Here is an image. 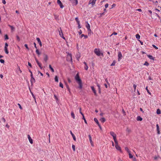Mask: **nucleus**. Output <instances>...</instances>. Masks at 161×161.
I'll list each match as a JSON object with an SVG mask.
<instances>
[{
  "label": "nucleus",
  "instance_id": "nucleus-52",
  "mask_svg": "<svg viewBox=\"0 0 161 161\" xmlns=\"http://www.w3.org/2000/svg\"><path fill=\"white\" fill-rule=\"evenodd\" d=\"M24 46L28 50L29 49V48L28 47V45L27 44H25Z\"/></svg>",
  "mask_w": 161,
  "mask_h": 161
},
{
  "label": "nucleus",
  "instance_id": "nucleus-56",
  "mask_svg": "<svg viewBox=\"0 0 161 161\" xmlns=\"http://www.w3.org/2000/svg\"><path fill=\"white\" fill-rule=\"evenodd\" d=\"M158 157H159V156H155L154 158V159L155 160H156V159H157L158 158Z\"/></svg>",
  "mask_w": 161,
  "mask_h": 161
},
{
  "label": "nucleus",
  "instance_id": "nucleus-9",
  "mask_svg": "<svg viewBox=\"0 0 161 161\" xmlns=\"http://www.w3.org/2000/svg\"><path fill=\"white\" fill-rule=\"evenodd\" d=\"M86 27L87 28L88 31H91V30L90 29V26L89 24L87 22H86Z\"/></svg>",
  "mask_w": 161,
  "mask_h": 161
},
{
  "label": "nucleus",
  "instance_id": "nucleus-24",
  "mask_svg": "<svg viewBox=\"0 0 161 161\" xmlns=\"http://www.w3.org/2000/svg\"><path fill=\"white\" fill-rule=\"evenodd\" d=\"M31 83L35 82V79L34 78V77L31 78Z\"/></svg>",
  "mask_w": 161,
  "mask_h": 161
},
{
  "label": "nucleus",
  "instance_id": "nucleus-5",
  "mask_svg": "<svg viewBox=\"0 0 161 161\" xmlns=\"http://www.w3.org/2000/svg\"><path fill=\"white\" fill-rule=\"evenodd\" d=\"M118 61H120V60L122 59V55L120 52H119L118 53Z\"/></svg>",
  "mask_w": 161,
  "mask_h": 161
},
{
  "label": "nucleus",
  "instance_id": "nucleus-51",
  "mask_svg": "<svg viewBox=\"0 0 161 161\" xmlns=\"http://www.w3.org/2000/svg\"><path fill=\"white\" fill-rule=\"evenodd\" d=\"M16 38H17V40L18 41H20V38H19V37L18 36H16Z\"/></svg>",
  "mask_w": 161,
  "mask_h": 161
},
{
  "label": "nucleus",
  "instance_id": "nucleus-31",
  "mask_svg": "<svg viewBox=\"0 0 161 161\" xmlns=\"http://www.w3.org/2000/svg\"><path fill=\"white\" fill-rule=\"evenodd\" d=\"M71 117L74 119H75V114H74V112H72L71 113Z\"/></svg>",
  "mask_w": 161,
  "mask_h": 161
},
{
  "label": "nucleus",
  "instance_id": "nucleus-50",
  "mask_svg": "<svg viewBox=\"0 0 161 161\" xmlns=\"http://www.w3.org/2000/svg\"><path fill=\"white\" fill-rule=\"evenodd\" d=\"M31 94H32L33 97L34 99L35 100V102H36L35 97V96L33 94V93H31Z\"/></svg>",
  "mask_w": 161,
  "mask_h": 161
},
{
  "label": "nucleus",
  "instance_id": "nucleus-48",
  "mask_svg": "<svg viewBox=\"0 0 161 161\" xmlns=\"http://www.w3.org/2000/svg\"><path fill=\"white\" fill-rule=\"evenodd\" d=\"M0 62L2 63H4V60L3 59H0Z\"/></svg>",
  "mask_w": 161,
  "mask_h": 161
},
{
  "label": "nucleus",
  "instance_id": "nucleus-23",
  "mask_svg": "<svg viewBox=\"0 0 161 161\" xmlns=\"http://www.w3.org/2000/svg\"><path fill=\"white\" fill-rule=\"evenodd\" d=\"M78 83L79 85V88L80 89H81L82 88V82L81 81V82H78Z\"/></svg>",
  "mask_w": 161,
  "mask_h": 161
},
{
  "label": "nucleus",
  "instance_id": "nucleus-17",
  "mask_svg": "<svg viewBox=\"0 0 161 161\" xmlns=\"http://www.w3.org/2000/svg\"><path fill=\"white\" fill-rule=\"evenodd\" d=\"M91 88L92 91H93L95 95H97L96 91V90H95L94 87L93 86H91Z\"/></svg>",
  "mask_w": 161,
  "mask_h": 161
},
{
  "label": "nucleus",
  "instance_id": "nucleus-30",
  "mask_svg": "<svg viewBox=\"0 0 161 161\" xmlns=\"http://www.w3.org/2000/svg\"><path fill=\"white\" fill-rule=\"evenodd\" d=\"M55 80L56 82H58V76L57 75H56L55 77Z\"/></svg>",
  "mask_w": 161,
  "mask_h": 161
},
{
  "label": "nucleus",
  "instance_id": "nucleus-20",
  "mask_svg": "<svg viewBox=\"0 0 161 161\" xmlns=\"http://www.w3.org/2000/svg\"><path fill=\"white\" fill-rule=\"evenodd\" d=\"M84 64H85V66H84V68L86 70H87L88 69V67L86 63V62H84Z\"/></svg>",
  "mask_w": 161,
  "mask_h": 161
},
{
  "label": "nucleus",
  "instance_id": "nucleus-15",
  "mask_svg": "<svg viewBox=\"0 0 161 161\" xmlns=\"http://www.w3.org/2000/svg\"><path fill=\"white\" fill-rule=\"evenodd\" d=\"M36 39L37 40L38 42L39 43V45H40V46L41 47H42V42H41V41L40 38L38 37H37V38H36Z\"/></svg>",
  "mask_w": 161,
  "mask_h": 161
},
{
  "label": "nucleus",
  "instance_id": "nucleus-55",
  "mask_svg": "<svg viewBox=\"0 0 161 161\" xmlns=\"http://www.w3.org/2000/svg\"><path fill=\"white\" fill-rule=\"evenodd\" d=\"M69 94H71V92H70V89L69 88H68V89H67Z\"/></svg>",
  "mask_w": 161,
  "mask_h": 161
},
{
  "label": "nucleus",
  "instance_id": "nucleus-60",
  "mask_svg": "<svg viewBox=\"0 0 161 161\" xmlns=\"http://www.w3.org/2000/svg\"><path fill=\"white\" fill-rule=\"evenodd\" d=\"M8 44L7 42H6L5 43V47H8Z\"/></svg>",
  "mask_w": 161,
  "mask_h": 161
},
{
  "label": "nucleus",
  "instance_id": "nucleus-36",
  "mask_svg": "<svg viewBox=\"0 0 161 161\" xmlns=\"http://www.w3.org/2000/svg\"><path fill=\"white\" fill-rule=\"evenodd\" d=\"M161 113V111H160V110L159 109H158L157 110V114H160Z\"/></svg>",
  "mask_w": 161,
  "mask_h": 161
},
{
  "label": "nucleus",
  "instance_id": "nucleus-10",
  "mask_svg": "<svg viewBox=\"0 0 161 161\" xmlns=\"http://www.w3.org/2000/svg\"><path fill=\"white\" fill-rule=\"evenodd\" d=\"M57 3L60 6V8H63L64 6L63 5L62 3L60 0H57Z\"/></svg>",
  "mask_w": 161,
  "mask_h": 161
},
{
  "label": "nucleus",
  "instance_id": "nucleus-7",
  "mask_svg": "<svg viewBox=\"0 0 161 161\" xmlns=\"http://www.w3.org/2000/svg\"><path fill=\"white\" fill-rule=\"evenodd\" d=\"M75 79L77 81L78 83L81 81V80L80 78L79 75L78 74H77L76 75Z\"/></svg>",
  "mask_w": 161,
  "mask_h": 161
},
{
  "label": "nucleus",
  "instance_id": "nucleus-16",
  "mask_svg": "<svg viewBox=\"0 0 161 161\" xmlns=\"http://www.w3.org/2000/svg\"><path fill=\"white\" fill-rule=\"evenodd\" d=\"M88 136H89V141H90V142L91 144V145L92 146H93V142L92 141V137H91V136L90 135H88Z\"/></svg>",
  "mask_w": 161,
  "mask_h": 161
},
{
  "label": "nucleus",
  "instance_id": "nucleus-1",
  "mask_svg": "<svg viewBox=\"0 0 161 161\" xmlns=\"http://www.w3.org/2000/svg\"><path fill=\"white\" fill-rule=\"evenodd\" d=\"M94 53L97 56H103V54L101 52L99 49L95 48L94 50Z\"/></svg>",
  "mask_w": 161,
  "mask_h": 161
},
{
  "label": "nucleus",
  "instance_id": "nucleus-13",
  "mask_svg": "<svg viewBox=\"0 0 161 161\" xmlns=\"http://www.w3.org/2000/svg\"><path fill=\"white\" fill-rule=\"evenodd\" d=\"M28 140L30 142L31 144H32L33 143V140L31 138L30 136L29 135H28Z\"/></svg>",
  "mask_w": 161,
  "mask_h": 161
},
{
  "label": "nucleus",
  "instance_id": "nucleus-35",
  "mask_svg": "<svg viewBox=\"0 0 161 161\" xmlns=\"http://www.w3.org/2000/svg\"><path fill=\"white\" fill-rule=\"evenodd\" d=\"M36 53H37V54L38 55H40V53L39 52V50L37 49L36 50Z\"/></svg>",
  "mask_w": 161,
  "mask_h": 161
},
{
  "label": "nucleus",
  "instance_id": "nucleus-27",
  "mask_svg": "<svg viewBox=\"0 0 161 161\" xmlns=\"http://www.w3.org/2000/svg\"><path fill=\"white\" fill-rule=\"evenodd\" d=\"M8 26L11 28L12 31H14V28L12 26L10 25H8Z\"/></svg>",
  "mask_w": 161,
  "mask_h": 161
},
{
  "label": "nucleus",
  "instance_id": "nucleus-3",
  "mask_svg": "<svg viewBox=\"0 0 161 161\" xmlns=\"http://www.w3.org/2000/svg\"><path fill=\"white\" fill-rule=\"evenodd\" d=\"M114 142L115 144V147L116 148V149L117 150L120 151V152H121V148H120V147L118 145V142L117 141Z\"/></svg>",
  "mask_w": 161,
  "mask_h": 161
},
{
  "label": "nucleus",
  "instance_id": "nucleus-44",
  "mask_svg": "<svg viewBox=\"0 0 161 161\" xmlns=\"http://www.w3.org/2000/svg\"><path fill=\"white\" fill-rule=\"evenodd\" d=\"M5 40H7L8 39V36L7 35H5Z\"/></svg>",
  "mask_w": 161,
  "mask_h": 161
},
{
  "label": "nucleus",
  "instance_id": "nucleus-18",
  "mask_svg": "<svg viewBox=\"0 0 161 161\" xmlns=\"http://www.w3.org/2000/svg\"><path fill=\"white\" fill-rule=\"evenodd\" d=\"M4 50L5 51V53L7 54H8L9 53V52L8 50V47H4Z\"/></svg>",
  "mask_w": 161,
  "mask_h": 161
},
{
  "label": "nucleus",
  "instance_id": "nucleus-25",
  "mask_svg": "<svg viewBox=\"0 0 161 161\" xmlns=\"http://www.w3.org/2000/svg\"><path fill=\"white\" fill-rule=\"evenodd\" d=\"M49 69L51 70L52 72H54V70L53 69L51 65H49Z\"/></svg>",
  "mask_w": 161,
  "mask_h": 161
},
{
  "label": "nucleus",
  "instance_id": "nucleus-53",
  "mask_svg": "<svg viewBox=\"0 0 161 161\" xmlns=\"http://www.w3.org/2000/svg\"><path fill=\"white\" fill-rule=\"evenodd\" d=\"M108 3L106 4L105 5V8H107L108 7Z\"/></svg>",
  "mask_w": 161,
  "mask_h": 161
},
{
  "label": "nucleus",
  "instance_id": "nucleus-47",
  "mask_svg": "<svg viewBox=\"0 0 161 161\" xmlns=\"http://www.w3.org/2000/svg\"><path fill=\"white\" fill-rule=\"evenodd\" d=\"M83 119L84 120V122H85V123H86V124H87V121H86V119L84 117V116H83Z\"/></svg>",
  "mask_w": 161,
  "mask_h": 161
},
{
  "label": "nucleus",
  "instance_id": "nucleus-38",
  "mask_svg": "<svg viewBox=\"0 0 161 161\" xmlns=\"http://www.w3.org/2000/svg\"><path fill=\"white\" fill-rule=\"evenodd\" d=\"M125 149L128 153H130V151L129 150V149L127 147H125Z\"/></svg>",
  "mask_w": 161,
  "mask_h": 161
},
{
  "label": "nucleus",
  "instance_id": "nucleus-58",
  "mask_svg": "<svg viewBox=\"0 0 161 161\" xmlns=\"http://www.w3.org/2000/svg\"><path fill=\"white\" fill-rule=\"evenodd\" d=\"M117 33L115 32H114L111 35V36H112V35H117Z\"/></svg>",
  "mask_w": 161,
  "mask_h": 161
},
{
  "label": "nucleus",
  "instance_id": "nucleus-2",
  "mask_svg": "<svg viewBox=\"0 0 161 161\" xmlns=\"http://www.w3.org/2000/svg\"><path fill=\"white\" fill-rule=\"evenodd\" d=\"M110 135L113 136L114 142L117 141V140L116 139V134L113 131H110Z\"/></svg>",
  "mask_w": 161,
  "mask_h": 161
},
{
  "label": "nucleus",
  "instance_id": "nucleus-62",
  "mask_svg": "<svg viewBox=\"0 0 161 161\" xmlns=\"http://www.w3.org/2000/svg\"><path fill=\"white\" fill-rule=\"evenodd\" d=\"M34 47H35V48L36 49H37V47H36V43L35 42H34Z\"/></svg>",
  "mask_w": 161,
  "mask_h": 161
},
{
  "label": "nucleus",
  "instance_id": "nucleus-54",
  "mask_svg": "<svg viewBox=\"0 0 161 161\" xmlns=\"http://www.w3.org/2000/svg\"><path fill=\"white\" fill-rule=\"evenodd\" d=\"M18 105H19V108L20 109H22V107H21V105H20V104H19V103H18Z\"/></svg>",
  "mask_w": 161,
  "mask_h": 161
},
{
  "label": "nucleus",
  "instance_id": "nucleus-59",
  "mask_svg": "<svg viewBox=\"0 0 161 161\" xmlns=\"http://www.w3.org/2000/svg\"><path fill=\"white\" fill-rule=\"evenodd\" d=\"M2 121L4 122H5V121H6V120L5 119L3 118L2 119Z\"/></svg>",
  "mask_w": 161,
  "mask_h": 161
},
{
  "label": "nucleus",
  "instance_id": "nucleus-19",
  "mask_svg": "<svg viewBox=\"0 0 161 161\" xmlns=\"http://www.w3.org/2000/svg\"><path fill=\"white\" fill-rule=\"evenodd\" d=\"M70 134L71 135L74 140L75 141H76V139L75 137V136L72 133V131H70Z\"/></svg>",
  "mask_w": 161,
  "mask_h": 161
},
{
  "label": "nucleus",
  "instance_id": "nucleus-42",
  "mask_svg": "<svg viewBox=\"0 0 161 161\" xmlns=\"http://www.w3.org/2000/svg\"><path fill=\"white\" fill-rule=\"evenodd\" d=\"M149 65V63L147 61H146L144 64V65H146L147 66H148Z\"/></svg>",
  "mask_w": 161,
  "mask_h": 161
},
{
  "label": "nucleus",
  "instance_id": "nucleus-6",
  "mask_svg": "<svg viewBox=\"0 0 161 161\" xmlns=\"http://www.w3.org/2000/svg\"><path fill=\"white\" fill-rule=\"evenodd\" d=\"M73 5H76L78 3L77 0H69Z\"/></svg>",
  "mask_w": 161,
  "mask_h": 161
},
{
  "label": "nucleus",
  "instance_id": "nucleus-63",
  "mask_svg": "<svg viewBox=\"0 0 161 161\" xmlns=\"http://www.w3.org/2000/svg\"><path fill=\"white\" fill-rule=\"evenodd\" d=\"M28 65L29 66H30V67H31V64L29 62H28Z\"/></svg>",
  "mask_w": 161,
  "mask_h": 161
},
{
  "label": "nucleus",
  "instance_id": "nucleus-4",
  "mask_svg": "<svg viewBox=\"0 0 161 161\" xmlns=\"http://www.w3.org/2000/svg\"><path fill=\"white\" fill-rule=\"evenodd\" d=\"M60 31L59 30V34L60 36L61 37L63 38L64 39H65V38L63 36L64 34H63V32H62V31L61 28H60Z\"/></svg>",
  "mask_w": 161,
  "mask_h": 161
},
{
  "label": "nucleus",
  "instance_id": "nucleus-33",
  "mask_svg": "<svg viewBox=\"0 0 161 161\" xmlns=\"http://www.w3.org/2000/svg\"><path fill=\"white\" fill-rule=\"evenodd\" d=\"M147 56L150 59L153 60L154 59L152 55H148Z\"/></svg>",
  "mask_w": 161,
  "mask_h": 161
},
{
  "label": "nucleus",
  "instance_id": "nucleus-61",
  "mask_svg": "<svg viewBox=\"0 0 161 161\" xmlns=\"http://www.w3.org/2000/svg\"><path fill=\"white\" fill-rule=\"evenodd\" d=\"M82 33V32L81 30H80L79 31V33L80 35Z\"/></svg>",
  "mask_w": 161,
  "mask_h": 161
},
{
  "label": "nucleus",
  "instance_id": "nucleus-57",
  "mask_svg": "<svg viewBox=\"0 0 161 161\" xmlns=\"http://www.w3.org/2000/svg\"><path fill=\"white\" fill-rule=\"evenodd\" d=\"M2 3H3L4 4H5L6 3V2L5 0H2Z\"/></svg>",
  "mask_w": 161,
  "mask_h": 161
},
{
  "label": "nucleus",
  "instance_id": "nucleus-34",
  "mask_svg": "<svg viewBox=\"0 0 161 161\" xmlns=\"http://www.w3.org/2000/svg\"><path fill=\"white\" fill-rule=\"evenodd\" d=\"M129 155V157L130 158H132L133 157V155L130 152V153H128Z\"/></svg>",
  "mask_w": 161,
  "mask_h": 161
},
{
  "label": "nucleus",
  "instance_id": "nucleus-29",
  "mask_svg": "<svg viewBox=\"0 0 161 161\" xmlns=\"http://www.w3.org/2000/svg\"><path fill=\"white\" fill-rule=\"evenodd\" d=\"M100 120L103 123L104 122L106 121L105 119L104 118H101L100 119Z\"/></svg>",
  "mask_w": 161,
  "mask_h": 161
},
{
  "label": "nucleus",
  "instance_id": "nucleus-49",
  "mask_svg": "<svg viewBox=\"0 0 161 161\" xmlns=\"http://www.w3.org/2000/svg\"><path fill=\"white\" fill-rule=\"evenodd\" d=\"M146 89L147 90V92L149 94H151V93L150 92H149V90H148V87H147V86L146 88Z\"/></svg>",
  "mask_w": 161,
  "mask_h": 161
},
{
  "label": "nucleus",
  "instance_id": "nucleus-22",
  "mask_svg": "<svg viewBox=\"0 0 161 161\" xmlns=\"http://www.w3.org/2000/svg\"><path fill=\"white\" fill-rule=\"evenodd\" d=\"M136 119L137 121H141L142 120V119L140 116H138L137 117Z\"/></svg>",
  "mask_w": 161,
  "mask_h": 161
},
{
  "label": "nucleus",
  "instance_id": "nucleus-21",
  "mask_svg": "<svg viewBox=\"0 0 161 161\" xmlns=\"http://www.w3.org/2000/svg\"><path fill=\"white\" fill-rule=\"evenodd\" d=\"M83 37H84L85 39L87 38H88V36L86 35H84V34H81L80 36V38H82Z\"/></svg>",
  "mask_w": 161,
  "mask_h": 161
},
{
  "label": "nucleus",
  "instance_id": "nucleus-28",
  "mask_svg": "<svg viewBox=\"0 0 161 161\" xmlns=\"http://www.w3.org/2000/svg\"><path fill=\"white\" fill-rule=\"evenodd\" d=\"M94 121L98 125V124H99L98 122V121L97 119L96 118H94Z\"/></svg>",
  "mask_w": 161,
  "mask_h": 161
},
{
  "label": "nucleus",
  "instance_id": "nucleus-12",
  "mask_svg": "<svg viewBox=\"0 0 161 161\" xmlns=\"http://www.w3.org/2000/svg\"><path fill=\"white\" fill-rule=\"evenodd\" d=\"M43 57H44V60L45 62H47L48 59V56L47 55L45 54H43Z\"/></svg>",
  "mask_w": 161,
  "mask_h": 161
},
{
  "label": "nucleus",
  "instance_id": "nucleus-40",
  "mask_svg": "<svg viewBox=\"0 0 161 161\" xmlns=\"http://www.w3.org/2000/svg\"><path fill=\"white\" fill-rule=\"evenodd\" d=\"M72 148L73 149V150L74 151H75V145L73 144L72 145Z\"/></svg>",
  "mask_w": 161,
  "mask_h": 161
},
{
  "label": "nucleus",
  "instance_id": "nucleus-11",
  "mask_svg": "<svg viewBox=\"0 0 161 161\" xmlns=\"http://www.w3.org/2000/svg\"><path fill=\"white\" fill-rule=\"evenodd\" d=\"M36 62L37 64H38V65L39 66V67L41 68V69H42V64L40 63L39 62V61L37 60V59H36Z\"/></svg>",
  "mask_w": 161,
  "mask_h": 161
},
{
  "label": "nucleus",
  "instance_id": "nucleus-43",
  "mask_svg": "<svg viewBox=\"0 0 161 161\" xmlns=\"http://www.w3.org/2000/svg\"><path fill=\"white\" fill-rule=\"evenodd\" d=\"M133 88L134 89V92H135L136 91V86L135 84H134L133 86Z\"/></svg>",
  "mask_w": 161,
  "mask_h": 161
},
{
  "label": "nucleus",
  "instance_id": "nucleus-39",
  "mask_svg": "<svg viewBox=\"0 0 161 161\" xmlns=\"http://www.w3.org/2000/svg\"><path fill=\"white\" fill-rule=\"evenodd\" d=\"M75 20L77 22L78 24H79V23H80V21L78 20V19L77 17H76L75 18Z\"/></svg>",
  "mask_w": 161,
  "mask_h": 161
},
{
  "label": "nucleus",
  "instance_id": "nucleus-32",
  "mask_svg": "<svg viewBox=\"0 0 161 161\" xmlns=\"http://www.w3.org/2000/svg\"><path fill=\"white\" fill-rule=\"evenodd\" d=\"M136 38L137 39H139L140 38V36L138 34H137L136 35Z\"/></svg>",
  "mask_w": 161,
  "mask_h": 161
},
{
  "label": "nucleus",
  "instance_id": "nucleus-26",
  "mask_svg": "<svg viewBox=\"0 0 161 161\" xmlns=\"http://www.w3.org/2000/svg\"><path fill=\"white\" fill-rule=\"evenodd\" d=\"M126 131L127 132L128 134H129L131 132V130L130 129L127 128L126 129Z\"/></svg>",
  "mask_w": 161,
  "mask_h": 161
},
{
  "label": "nucleus",
  "instance_id": "nucleus-45",
  "mask_svg": "<svg viewBox=\"0 0 161 161\" xmlns=\"http://www.w3.org/2000/svg\"><path fill=\"white\" fill-rule=\"evenodd\" d=\"M97 86L98 87L99 92H100V90L101 89H100V85L98 84H97Z\"/></svg>",
  "mask_w": 161,
  "mask_h": 161
},
{
  "label": "nucleus",
  "instance_id": "nucleus-8",
  "mask_svg": "<svg viewBox=\"0 0 161 161\" xmlns=\"http://www.w3.org/2000/svg\"><path fill=\"white\" fill-rule=\"evenodd\" d=\"M96 1L97 0H90L89 2V4H91L93 6L95 4Z\"/></svg>",
  "mask_w": 161,
  "mask_h": 161
},
{
  "label": "nucleus",
  "instance_id": "nucleus-46",
  "mask_svg": "<svg viewBox=\"0 0 161 161\" xmlns=\"http://www.w3.org/2000/svg\"><path fill=\"white\" fill-rule=\"evenodd\" d=\"M152 46L154 48L156 49H158V48L156 46H155L153 44L152 45Z\"/></svg>",
  "mask_w": 161,
  "mask_h": 161
},
{
  "label": "nucleus",
  "instance_id": "nucleus-41",
  "mask_svg": "<svg viewBox=\"0 0 161 161\" xmlns=\"http://www.w3.org/2000/svg\"><path fill=\"white\" fill-rule=\"evenodd\" d=\"M115 63H116V62H115V61H114L113 62V63L111 64V66H114L115 65Z\"/></svg>",
  "mask_w": 161,
  "mask_h": 161
},
{
  "label": "nucleus",
  "instance_id": "nucleus-37",
  "mask_svg": "<svg viewBox=\"0 0 161 161\" xmlns=\"http://www.w3.org/2000/svg\"><path fill=\"white\" fill-rule=\"evenodd\" d=\"M59 86L61 87L62 88H63L64 87L63 85L61 82H60L59 83Z\"/></svg>",
  "mask_w": 161,
  "mask_h": 161
},
{
  "label": "nucleus",
  "instance_id": "nucleus-64",
  "mask_svg": "<svg viewBox=\"0 0 161 161\" xmlns=\"http://www.w3.org/2000/svg\"><path fill=\"white\" fill-rule=\"evenodd\" d=\"M68 81L69 82V83H70L71 82V80L69 78H68Z\"/></svg>",
  "mask_w": 161,
  "mask_h": 161
},
{
  "label": "nucleus",
  "instance_id": "nucleus-14",
  "mask_svg": "<svg viewBox=\"0 0 161 161\" xmlns=\"http://www.w3.org/2000/svg\"><path fill=\"white\" fill-rule=\"evenodd\" d=\"M157 130V134H160V131L158 125V124L156 125Z\"/></svg>",
  "mask_w": 161,
  "mask_h": 161
}]
</instances>
